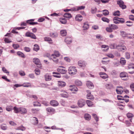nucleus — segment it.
I'll return each mask as SVG.
<instances>
[{
  "mask_svg": "<svg viewBox=\"0 0 134 134\" xmlns=\"http://www.w3.org/2000/svg\"><path fill=\"white\" fill-rule=\"evenodd\" d=\"M13 109L14 112L16 113H20L23 114H26L27 112L26 109L24 107L17 108L16 107H14Z\"/></svg>",
  "mask_w": 134,
  "mask_h": 134,
  "instance_id": "f257e3e1",
  "label": "nucleus"
},
{
  "mask_svg": "<svg viewBox=\"0 0 134 134\" xmlns=\"http://www.w3.org/2000/svg\"><path fill=\"white\" fill-rule=\"evenodd\" d=\"M114 23L115 24L120 23L123 24L125 22V20L123 18H120L118 17H114L113 19Z\"/></svg>",
  "mask_w": 134,
  "mask_h": 134,
  "instance_id": "f03ea898",
  "label": "nucleus"
},
{
  "mask_svg": "<svg viewBox=\"0 0 134 134\" xmlns=\"http://www.w3.org/2000/svg\"><path fill=\"white\" fill-rule=\"evenodd\" d=\"M60 91L61 93L60 95L61 97L64 98H68L69 97L68 93L65 90H61Z\"/></svg>",
  "mask_w": 134,
  "mask_h": 134,
  "instance_id": "7ed1b4c3",
  "label": "nucleus"
},
{
  "mask_svg": "<svg viewBox=\"0 0 134 134\" xmlns=\"http://www.w3.org/2000/svg\"><path fill=\"white\" fill-rule=\"evenodd\" d=\"M69 68L68 70L69 74L72 75L75 74L77 72V70L75 68Z\"/></svg>",
  "mask_w": 134,
  "mask_h": 134,
  "instance_id": "20e7f679",
  "label": "nucleus"
},
{
  "mask_svg": "<svg viewBox=\"0 0 134 134\" xmlns=\"http://www.w3.org/2000/svg\"><path fill=\"white\" fill-rule=\"evenodd\" d=\"M117 4L119 5V6L122 9H125L126 8V5L124 4V2L122 0H118L117 1Z\"/></svg>",
  "mask_w": 134,
  "mask_h": 134,
  "instance_id": "39448f33",
  "label": "nucleus"
},
{
  "mask_svg": "<svg viewBox=\"0 0 134 134\" xmlns=\"http://www.w3.org/2000/svg\"><path fill=\"white\" fill-rule=\"evenodd\" d=\"M87 64V63L86 62L83 60H80L78 62V65L81 67L85 66Z\"/></svg>",
  "mask_w": 134,
  "mask_h": 134,
  "instance_id": "423d86ee",
  "label": "nucleus"
},
{
  "mask_svg": "<svg viewBox=\"0 0 134 134\" xmlns=\"http://www.w3.org/2000/svg\"><path fill=\"white\" fill-rule=\"evenodd\" d=\"M78 105L80 108L84 106L86 104L85 100L83 99H80L78 101Z\"/></svg>",
  "mask_w": 134,
  "mask_h": 134,
  "instance_id": "0eeeda50",
  "label": "nucleus"
},
{
  "mask_svg": "<svg viewBox=\"0 0 134 134\" xmlns=\"http://www.w3.org/2000/svg\"><path fill=\"white\" fill-rule=\"evenodd\" d=\"M25 36L27 37H30L31 38L34 39H36V37L35 35L31 32H27L25 34Z\"/></svg>",
  "mask_w": 134,
  "mask_h": 134,
  "instance_id": "6e6552de",
  "label": "nucleus"
},
{
  "mask_svg": "<svg viewBox=\"0 0 134 134\" xmlns=\"http://www.w3.org/2000/svg\"><path fill=\"white\" fill-rule=\"evenodd\" d=\"M120 77L122 78V79L123 80L126 81L127 80V79L123 78L124 77H128V76L127 73L125 72H121L120 74Z\"/></svg>",
  "mask_w": 134,
  "mask_h": 134,
  "instance_id": "1a4fd4ad",
  "label": "nucleus"
},
{
  "mask_svg": "<svg viewBox=\"0 0 134 134\" xmlns=\"http://www.w3.org/2000/svg\"><path fill=\"white\" fill-rule=\"evenodd\" d=\"M86 84L87 87L89 89H92L94 87L93 83L90 81H87Z\"/></svg>",
  "mask_w": 134,
  "mask_h": 134,
  "instance_id": "9d476101",
  "label": "nucleus"
},
{
  "mask_svg": "<svg viewBox=\"0 0 134 134\" xmlns=\"http://www.w3.org/2000/svg\"><path fill=\"white\" fill-rule=\"evenodd\" d=\"M72 38L71 37L68 36L65 39V42L68 44L71 43L72 42Z\"/></svg>",
  "mask_w": 134,
  "mask_h": 134,
  "instance_id": "9b49d317",
  "label": "nucleus"
},
{
  "mask_svg": "<svg viewBox=\"0 0 134 134\" xmlns=\"http://www.w3.org/2000/svg\"><path fill=\"white\" fill-rule=\"evenodd\" d=\"M118 50L119 51L124 52L126 50L127 48L126 47L123 45H118Z\"/></svg>",
  "mask_w": 134,
  "mask_h": 134,
  "instance_id": "f8f14e48",
  "label": "nucleus"
},
{
  "mask_svg": "<svg viewBox=\"0 0 134 134\" xmlns=\"http://www.w3.org/2000/svg\"><path fill=\"white\" fill-rule=\"evenodd\" d=\"M69 87H71L69 88V90L72 91V92L73 93H75V92L78 91L77 88L74 86L71 85Z\"/></svg>",
  "mask_w": 134,
  "mask_h": 134,
  "instance_id": "ddd939ff",
  "label": "nucleus"
},
{
  "mask_svg": "<svg viewBox=\"0 0 134 134\" xmlns=\"http://www.w3.org/2000/svg\"><path fill=\"white\" fill-rule=\"evenodd\" d=\"M46 111L48 113H54L55 111V110L54 109L50 107H48L46 108Z\"/></svg>",
  "mask_w": 134,
  "mask_h": 134,
  "instance_id": "4468645a",
  "label": "nucleus"
},
{
  "mask_svg": "<svg viewBox=\"0 0 134 134\" xmlns=\"http://www.w3.org/2000/svg\"><path fill=\"white\" fill-rule=\"evenodd\" d=\"M33 62L35 64L37 65H41V63L39 59L37 58H34L33 59Z\"/></svg>",
  "mask_w": 134,
  "mask_h": 134,
  "instance_id": "2eb2a0df",
  "label": "nucleus"
},
{
  "mask_svg": "<svg viewBox=\"0 0 134 134\" xmlns=\"http://www.w3.org/2000/svg\"><path fill=\"white\" fill-rule=\"evenodd\" d=\"M82 16L80 14L77 15L75 17L76 21H81L82 20Z\"/></svg>",
  "mask_w": 134,
  "mask_h": 134,
  "instance_id": "dca6fc26",
  "label": "nucleus"
},
{
  "mask_svg": "<svg viewBox=\"0 0 134 134\" xmlns=\"http://www.w3.org/2000/svg\"><path fill=\"white\" fill-rule=\"evenodd\" d=\"M50 103L52 106L54 107L57 106L59 104L58 102L57 101L54 100H51L50 101Z\"/></svg>",
  "mask_w": 134,
  "mask_h": 134,
  "instance_id": "f3484780",
  "label": "nucleus"
},
{
  "mask_svg": "<svg viewBox=\"0 0 134 134\" xmlns=\"http://www.w3.org/2000/svg\"><path fill=\"white\" fill-rule=\"evenodd\" d=\"M89 28V25L88 22H86L83 23V30H86L88 29Z\"/></svg>",
  "mask_w": 134,
  "mask_h": 134,
  "instance_id": "a211bd4d",
  "label": "nucleus"
},
{
  "mask_svg": "<svg viewBox=\"0 0 134 134\" xmlns=\"http://www.w3.org/2000/svg\"><path fill=\"white\" fill-rule=\"evenodd\" d=\"M58 85L59 87H63L65 86L66 83L65 82L59 81L58 82Z\"/></svg>",
  "mask_w": 134,
  "mask_h": 134,
  "instance_id": "6ab92c4d",
  "label": "nucleus"
},
{
  "mask_svg": "<svg viewBox=\"0 0 134 134\" xmlns=\"http://www.w3.org/2000/svg\"><path fill=\"white\" fill-rule=\"evenodd\" d=\"M109 26L113 30H117L119 28L118 26L114 24H109Z\"/></svg>",
  "mask_w": 134,
  "mask_h": 134,
  "instance_id": "aec40b11",
  "label": "nucleus"
},
{
  "mask_svg": "<svg viewBox=\"0 0 134 134\" xmlns=\"http://www.w3.org/2000/svg\"><path fill=\"white\" fill-rule=\"evenodd\" d=\"M45 80L46 81H49L52 79L51 76L48 74H46L44 76Z\"/></svg>",
  "mask_w": 134,
  "mask_h": 134,
  "instance_id": "412c9836",
  "label": "nucleus"
},
{
  "mask_svg": "<svg viewBox=\"0 0 134 134\" xmlns=\"http://www.w3.org/2000/svg\"><path fill=\"white\" fill-rule=\"evenodd\" d=\"M99 75H100V76L103 79H105L108 78V76L104 72H100L99 73Z\"/></svg>",
  "mask_w": 134,
  "mask_h": 134,
  "instance_id": "4be33fe9",
  "label": "nucleus"
},
{
  "mask_svg": "<svg viewBox=\"0 0 134 134\" xmlns=\"http://www.w3.org/2000/svg\"><path fill=\"white\" fill-rule=\"evenodd\" d=\"M108 59V58L107 57L103 58V60H102V63L104 64H108L109 62V60Z\"/></svg>",
  "mask_w": 134,
  "mask_h": 134,
  "instance_id": "5701e85b",
  "label": "nucleus"
},
{
  "mask_svg": "<svg viewBox=\"0 0 134 134\" xmlns=\"http://www.w3.org/2000/svg\"><path fill=\"white\" fill-rule=\"evenodd\" d=\"M58 71L60 72L62 74H65L66 71V70L65 69H62L61 68H58L57 69Z\"/></svg>",
  "mask_w": 134,
  "mask_h": 134,
  "instance_id": "b1692460",
  "label": "nucleus"
},
{
  "mask_svg": "<svg viewBox=\"0 0 134 134\" xmlns=\"http://www.w3.org/2000/svg\"><path fill=\"white\" fill-rule=\"evenodd\" d=\"M60 54L58 51H54V53L52 54L51 56L58 57L60 56Z\"/></svg>",
  "mask_w": 134,
  "mask_h": 134,
  "instance_id": "393cba45",
  "label": "nucleus"
},
{
  "mask_svg": "<svg viewBox=\"0 0 134 134\" xmlns=\"http://www.w3.org/2000/svg\"><path fill=\"white\" fill-rule=\"evenodd\" d=\"M118 45L116 43L111 44L110 45V48L111 49H118Z\"/></svg>",
  "mask_w": 134,
  "mask_h": 134,
  "instance_id": "a878e982",
  "label": "nucleus"
},
{
  "mask_svg": "<svg viewBox=\"0 0 134 134\" xmlns=\"http://www.w3.org/2000/svg\"><path fill=\"white\" fill-rule=\"evenodd\" d=\"M84 118L85 119L87 120H89L91 119V116L90 115L88 114H85L84 115Z\"/></svg>",
  "mask_w": 134,
  "mask_h": 134,
  "instance_id": "bb28decb",
  "label": "nucleus"
},
{
  "mask_svg": "<svg viewBox=\"0 0 134 134\" xmlns=\"http://www.w3.org/2000/svg\"><path fill=\"white\" fill-rule=\"evenodd\" d=\"M17 54L19 57H21L22 58H24L25 57L24 54L22 52L19 51L17 52Z\"/></svg>",
  "mask_w": 134,
  "mask_h": 134,
  "instance_id": "cd10ccee",
  "label": "nucleus"
},
{
  "mask_svg": "<svg viewBox=\"0 0 134 134\" xmlns=\"http://www.w3.org/2000/svg\"><path fill=\"white\" fill-rule=\"evenodd\" d=\"M59 21L62 24H65L67 22L66 19L64 18H61L59 19Z\"/></svg>",
  "mask_w": 134,
  "mask_h": 134,
  "instance_id": "c85d7f7f",
  "label": "nucleus"
},
{
  "mask_svg": "<svg viewBox=\"0 0 134 134\" xmlns=\"http://www.w3.org/2000/svg\"><path fill=\"white\" fill-rule=\"evenodd\" d=\"M64 16L66 18H69L72 17L71 14L68 12L66 13L64 15Z\"/></svg>",
  "mask_w": 134,
  "mask_h": 134,
  "instance_id": "c756f323",
  "label": "nucleus"
},
{
  "mask_svg": "<svg viewBox=\"0 0 134 134\" xmlns=\"http://www.w3.org/2000/svg\"><path fill=\"white\" fill-rule=\"evenodd\" d=\"M120 63L122 65H125L126 63V60H125L124 58H121L120 60Z\"/></svg>",
  "mask_w": 134,
  "mask_h": 134,
  "instance_id": "7c9ffc66",
  "label": "nucleus"
},
{
  "mask_svg": "<svg viewBox=\"0 0 134 134\" xmlns=\"http://www.w3.org/2000/svg\"><path fill=\"white\" fill-rule=\"evenodd\" d=\"M75 83L76 85L79 86H81L82 84L81 82L78 80H76L75 81Z\"/></svg>",
  "mask_w": 134,
  "mask_h": 134,
  "instance_id": "2f4dec72",
  "label": "nucleus"
},
{
  "mask_svg": "<svg viewBox=\"0 0 134 134\" xmlns=\"http://www.w3.org/2000/svg\"><path fill=\"white\" fill-rule=\"evenodd\" d=\"M57 57H54L53 56H51V59H52L55 62V63H57L58 62L59 60L57 58Z\"/></svg>",
  "mask_w": 134,
  "mask_h": 134,
  "instance_id": "473e14b6",
  "label": "nucleus"
},
{
  "mask_svg": "<svg viewBox=\"0 0 134 134\" xmlns=\"http://www.w3.org/2000/svg\"><path fill=\"white\" fill-rule=\"evenodd\" d=\"M105 86L107 89H111L113 88V86L111 84H107Z\"/></svg>",
  "mask_w": 134,
  "mask_h": 134,
  "instance_id": "72a5a7b5",
  "label": "nucleus"
},
{
  "mask_svg": "<svg viewBox=\"0 0 134 134\" xmlns=\"http://www.w3.org/2000/svg\"><path fill=\"white\" fill-rule=\"evenodd\" d=\"M102 100L105 102H109L110 103L113 104L114 102L112 100L107 99H104Z\"/></svg>",
  "mask_w": 134,
  "mask_h": 134,
  "instance_id": "f704fd0d",
  "label": "nucleus"
},
{
  "mask_svg": "<svg viewBox=\"0 0 134 134\" xmlns=\"http://www.w3.org/2000/svg\"><path fill=\"white\" fill-rule=\"evenodd\" d=\"M13 109V107L11 106H7L6 108V110L8 111H11Z\"/></svg>",
  "mask_w": 134,
  "mask_h": 134,
  "instance_id": "c9c22d12",
  "label": "nucleus"
},
{
  "mask_svg": "<svg viewBox=\"0 0 134 134\" xmlns=\"http://www.w3.org/2000/svg\"><path fill=\"white\" fill-rule=\"evenodd\" d=\"M39 49V47L37 44H35L34 45V48H33V50L36 51H37Z\"/></svg>",
  "mask_w": 134,
  "mask_h": 134,
  "instance_id": "e433bc0d",
  "label": "nucleus"
},
{
  "mask_svg": "<svg viewBox=\"0 0 134 134\" xmlns=\"http://www.w3.org/2000/svg\"><path fill=\"white\" fill-rule=\"evenodd\" d=\"M86 102L88 106L89 107H92L93 105V103L90 100H87Z\"/></svg>",
  "mask_w": 134,
  "mask_h": 134,
  "instance_id": "4c0bfd02",
  "label": "nucleus"
},
{
  "mask_svg": "<svg viewBox=\"0 0 134 134\" xmlns=\"http://www.w3.org/2000/svg\"><path fill=\"white\" fill-rule=\"evenodd\" d=\"M16 129V130H21L22 131H24L25 130V128L23 126H21L18 127Z\"/></svg>",
  "mask_w": 134,
  "mask_h": 134,
  "instance_id": "58836bf2",
  "label": "nucleus"
},
{
  "mask_svg": "<svg viewBox=\"0 0 134 134\" xmlns=\"http://www.w3.org/2000/svg\"><path fill=\"white\" fill-rule=\"evenodd\" d=\"M60 33L62 36H64L66 34V31L65 30H62L60 31Z\"/></svg>",
  "mask_w": 134,
  "mask_h": 134,
  "instance_id": "ea45409f",
  "label": "nucleus"
},
{
  "mask_svg": "<svg viewBox=\"0 0 134 134\" xmlns=\"http://www.w3.org/2000/svg\"><path fill=\"white\" fill-rule=\"evenodd\" d=\"M113 15L115 16H119L120 15V12L119 10L113 13Z\"/></svg>",
  "mask_w": 134,
  "mask_h": 134,
  "instance_id": "a19ab883",
  "label": "nucleus"
},
{
  "mask_svg": "<svg viewBox=\"0 0 134 134\" xmlns=\"http://www.w3.org/2000/svg\"><path fill=\"white\" fill-rule=\"evenodd\" d=\"M1 127L2 129L3 130H5L7 129V126L5 124H2L1 125Z\"/></svg>",
  "mask_w": 134,
  "mask_h": 134,
  "instance_id": "79ce46f5",
  "label": "nucleus"
},
{
  "mask_svg": "<svg viewBox=\"0 0 134 134\" xmlns=\"http://www.w3.org/2000/svg\"><path fill=\"white\" fill-rule=\"evenodd\" d=\"M102 20L104 22H107L108 23L110 21V20L109 19L105 17L102 18Z\"/></svg>",
  "mask_w": 134,
  "mask_h": 134,
  "instance_id": "37998d69",
  "label": "nucleus"
},
{
  "mask_svg": "<svg viewBox=\"0 0 134 134\" xmlns=\"http://www.w3.org/2000/svg\"><path fill=\"white\" fill-rule=\"evenodd\" d=\"M50 36L52 37L55 38L57 37L58 35V34L57 33H51L50 34Z\"/></svg>",
  "mask_w": 134,
  "mask_h": 134,
  "instance_id": "c03bdc74",
  "label": "nucleus"
},
{
  "mask_svg": "<svg viewBox=\"0 0 134 134\" xmlns=\"http://www.w3.org/2000/svg\"><path fill=\"white\" fill-rule=\"evenodd\" d=\"M64 60L67 62L70 63L71 61V59L69 57H65L64 58Z\"/></svg>",
  "mask_w": 134,
  "mask_h": 134,
  "instance_id": "a18cd8bd",
  "label": "nucleus"
},
{
  "mask_svg": "<svg viewBox=\"0 0 134 134\" xmlns=\"http://www.w3.org/2000/svg\"><path fill=\"white\" fill-rule=\"evenodd\" d=\"M125 57L127 59H129L130 58V54L128 52H126L125 55Z\"/></svg>",
  "mask_w": 134,
  "mask_h": 134,
  "instance_id": "49530a36",
  "label": "nucleus"
},
{
  "mask_svg": "<svg viewBox=\"0 0 134 134\" xmlns=\"http://www.w3.org/2000/svg\"><path fill=\"white\" fill-rule=\"evenodd\" d=\"M103 14L104 15H107L109 14V11L107 10H103Z\"/></svg>",
  "mask_w": 134,
  "mask_h": 134,
  "instance_id": "de8ad7c7",
  "label": "nucleus"
},
{
  "mask_svg": "<svg viewBox=\"0 0 134 134\" xmlns=\"http://www.w3.org/2000/svg\"><path fill=\"white\" fill-rule=\"evenodd\" d=\"M87 96L88 99H93L94 97L91 94H87Z\"/></svg>",
  "mask_w": 134,
  "mask_h": 134,
  "instance_id": "09e8293b",
  "label": "nucleus"
},
{
  "mask_svg": "<svg viewBox=\"0 0 134 134\" xmlns=\"http://www.w3.org/2000/svg\"><path fill=\"white\" fill-rule=\"evenodd\" d=\"M106 31L109 32H111L113 31V30L111 29L109 26H108V27H107L106 29Z\"/></svg>",
  "mask_w": 134,
  "mask_h": 134,
  "instance_id": "8fccbe9b",
  "label": "nucleus"
},
{
  "mask_svg": "<svg viewBox=\"0 0 134 134\" xmlns=\"http://www.w3.org/2000/svg\"><path fill=\"white\" fill-rule=\"evenodd\" d=\"M77 10L78 11L79 10L83 9H85V7L83 6H81L77 7Z\"/></svg>",
  "mask_w": 134,
  "mask_h": 134,
  "instance_id": "3c124183",
  "label": "nucleus"
},
{
  "mask_svg": "<svg viewBox=\"0 0 134 134\" xmlns=\"http://www.w3.org/2000/svg\"><path fill=\"white\" fill-rule=\"evenodd\" d=\"M133 114L129 113L127 114V116L128 118H132L133 116Z\"/></svg>",
  "mask_w": 134,
  "mask_h": 134,
  "instance_id": "603ef678",
  "label": "nucleus"
},
{
  "mask_svg": "<svg viewBox=\"0 0 134 134\" xmlns=\"http://www.w3.org/2000/svg\"><path fill=\"white\" fill-rule=\"evenodd\" d=\"M30 83H25L21 85L22 86L25 87H28L30 86Z\"/></svg>",
  "mask_w": 134,
  "mask_h": 134,
  "instance_id": "864d4df0",
  "label": "nucleus"
},
{
  "mask_svg": "<svg viewBox=\"0 0 134 134\" xmlns=\"http://www.w3.org/2000/svg\"><path fill=\"white\" fill-rule=\"evenodd\" d=\"M124 123L126 124V126L127 127L130 126L131 125V123L128 120H126L125 121Z\"/></svg>",
  "mask_w": 134,
  "mask_h": 134,
  "instance_id": "5fc2aeb1",
  "label": "nucleus"
},
{
  "mask_svg": "<svg viewBox=\"0 0 134 134\" xmlns=\"http://www.w3.org/2000/svg\"><path fill=\"white\" fill-rule=\"evenodd\" d=\"M35 74L37 75H40V70L38 68L36 69L35 70Z\"/></svg>",
  "mask_w": 134,
  "mask_h": 134,
  "instance_id": "6e6d98bb",
  "label": "nucleus"
},
{
  "mask_svg": "<svg viewBox=\"0 0 134 134\" xmlns=\"http://www.w3.org/2000/svg\"><path fill=\"white\" fill-rule=\"evenodd\" d=\"M116 91L117 93L119 94H121L123 92V91L122 90L116 89Z\"/></svg>",
  "mask_w": 134,
  "mask_h": 134,
  "instance_id": "4d7b16f0",
  "label": "nucleus"
},
{
  "mask_svg": "<svg viewBox=\"0 0 134 134\" xmlns=\"http://www.w3.org/2000/svg\"><path fill=\"white\" fill-rule=\"evenodd\" d=\"M92 115L93 116L94 118L96 120V121H98V118L97 116V115L95 114H93Z\"/></svg>",
  "mask_w": 134,
  "mask_h": 134,
  "instance_id": "13d9d810",
  "label": "nucleus"
},
{
  "mask_svg": "<svg viewBox=\"0 0 134 134\" xmlns=\"http://www.w3.org/2000/svg\"><path fill=\"white\" fill-rule=\"evenodd\" d=\"M53 130H61L62 131L64 130V129L62 128L60 129L58 128H57L55 126H53L51 127V128Z\"/></svg>",
  "mask_w": 134,
  "mask_h": 134,
  "instance_id": "bf43d9fd",
  "label": "nucleus"
},
{
  "mask_svg": "<svg viewBox=\"0 0 134 134\" xmlns=\"http://www.w3.org/2000/svg\"><path fill=\"white\" fill-rule=\"evenodd\" d=\"M96 38L97 39H99L100 40L102 39V36L101 35H99V34H97V35H96Z\"/></svg>",
  "mask_w": 134,
  "mask_h": 134,
  "instance_id": "052dcab7",
  "label": "nucleus"
},
{
  "mask_svg": "<svg viewBox=\"0 0 134 134\" xmlns=\"http://www.w3.org/2000/svg\"><path fill=\"white\" fill-rule=\"evenodd\" d=\"M34 118L35 119H34V120L35 121L34 123V124L35 125H36L38 124V120L37 118L35 117H34Z\"/></svg>",
  "mask_w": 134,
  "mask_h": 134,
  "instance_id": "680f3d73",
  "label": "nucleus"
},
{
  "mask_svg": "<svg viewBox=\"0 0 134 134\" xmlns=\"http://www.w3.org/2000/svg\"><path fill=\"white\" fill-rule=\"evenodd\" d=\"M71 11L72 12H76L77 11V7H74L70 9Z\"/></svg>",
  "mask_w": 134,
  "mask_h": 134,
  "instance_id": "e2e57ef3",
  "label": "nucleus"
},
{
  "mask_svg": "<svg viewBox=\"0 0 134 134\" xmlns=\"http://www.w3.org/2000/svg\"><path fill=\"white\" fill-rule=\"evenodd\" d=\"M97 9L96 8H92L91 10V12L92 13H96Z\"/></svg>",
  "mask_w": 134,
  "mask_h": 134,
  "instance_id": "0e129e2a",
  "label": "nucleus"
},
{
  "mask_svg": "<svg viewBox=\"0 0 134 134\" xmlns=\"http://www.w3.org/2000/svg\"><path fill=\"white\" fill-rule=\"evenodd\" d=\"M130 87L132 91H134V83H131Z\"/></svg>",
  "mask_w": 134,
  "mask_h": 134,
  "instance_id": "69168bd1",
  "label": "nucleus"
},
{
  "mask_svg": "<svg viewBox=\"0 0 134 134\" xmlns=\"http://www.w3.org/2000/svg\"><path fill=\"white\" fill-rule=\"evenodd\" d=\"M28 76L30 78L32 79H34L35 77L34 75L33 74H29L28 75Z\"/></svg>",
  "mask_w": 134,
  "mask_h": 134,
  "instance_id": "338daca9",
  "label": "nucleus"
},
{
  "mask_svg": "<svg viewBox=\"0 0 134 134\" xmlns=\"http://www.w3.org/2000/svg\"><path fill=\"white\" fill-rule=\"evenodd\" d=\"M33 105L35 106H40V104L38 102H34Z\"/></svg>",
  "mask_w": 134,
  "mask_h": 134,
  "instance_id": "774afa93",
  "label": "nucleus"
}]
</instances>
